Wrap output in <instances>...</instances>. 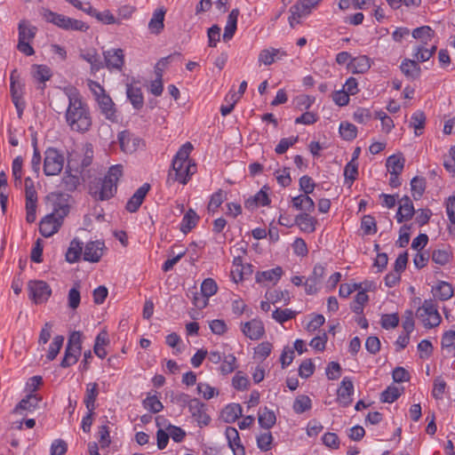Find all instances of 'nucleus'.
<instances>
[{
	"label": "nucleus",
	"instance_id": "nucleus-1",
	"mask_svg": "<svg viewBox=\"0 0 455 455\" xmlns=\"http://www.w3.org/2000/svg\"><path fill=\"white\" fill-rule=\"evenodd\" d=\"M67 107L65 118L69 128L77 132H85L92 126V117L89 108L82 100L79 92H73Z\"/></svg>",
	"mask_w": 455,
	"mask_h": 455
},
{
	"label": "nucleus",
	"instance_id": "nucleus-2",
	"mask_svg": "<svg viewBox=\"0 0 455 455\" xmlns=\"http://www.w3.org/2000/svg\"><path fill=\"white\" fill-rule=\"evenodd\" d=\"M123 174L120 164L109 168L103 180H99L90 186V194L95 200L105 201L114 196L117 189V182Z\"/></svg>",
	"mask_w": 455,
	"mask_h": 455
},
{
	"label": "nucleus",
	"instance_id": "nucleus-3",
	"mask_svg": "<svg viewBox=\"0 0 455 455\" xmlns=\"http://www.w3.org/2000/svg\"><path fill=\"white\" fill-rule=\"evenodd\" d=\"M192 149V144L187 142L177 152L172 160V171L174 174L172 172L169 173L170 178L173 179V180L186 184L189 177L196 172V164H192L188 159Z\"/></svg>",
	"mask_w": 455,
	"mask_h": 455
},
{
	"label": "nucleus",
	"instance_id": "nucleus-4",
	"mask_svg": "<svg viewBox=\"0 0 455 455\" xmlns=\"http://www.w3.org/2000/svg\"><path fill=\"white\" fill-rule=\"evenodd\" d=\"M88 86L98 103L100 113L106 117V119L113 123L116 122L117 117L116 115V110L115 103L111 97L106 93L105 89L98 82L92 80L88 81Z\"/></svg>",
	"mask_w": 455,
	"mask_h": 455
},
{
	"label": "nucleus",
	"instance_id": "nucleus-5",
	"mask_svg": "<svg viewBox=\"0 0 455 455\" xmlns=\"http://www.w3.org/2000/svg\"><path fill=\"white\" fill-rule=\"evenodd\" d=\"M19 39L17 49L26 56H31L35 53L30 43L34 40L37 28L33 26L28 20H21L18 24Z\"/></svg>",
	"mask_w": 455,
	"mask_h": 455
},
{
	"label": "nucleus",
	"instance_id": "nucleus-6",
	"mask_svg": "<svg viewBox=\"0 0 455 455\" xmlns=\"http://www.w3.org/2000/svg\"><path fill=\"white\" fill-rule=\"evenodd\" d=\"M416 315L428 329L438 326L442 320L437 307L432 299H425L422 306L417 309Z\"/></svg>",
	"mask_w": 455,
	"mask_h": 455
},
{
	"label": "nucleus",
	"instance_id": "nucleus-7",
	"mask_svg": "<svg viewBox=\"0 0 455 455\" xmlns=\"http://www.w3.org/2000/svg\"><path fill=\"white\" fill-rule=\"evenodd\" d=\"M66 215L64 208L55 210L53 212L47 214L39 225V231L44 237H50L56 234L62 225L63 219Z\"/></svg>",
	"mask_w": 455,
	"mask_h": 455
},
{
	"label": "nucleus",
	"instance_id": "nucleus-8",
	"mask_svg": "<svg viewBox=\"0 0 455 455\" xmlns=\"http://www.w3.org/2000/svg\"><path fill=\"white\" fill-rule=\"evenodd\" d=\"M64 156L56 148H49L44 152V172L47 176L57 175L63 169Z\"/></svg>",
	"mask_w": 455,
	"mask_h": 455
},
{
	"label": "nucleus",
	"instance_id": "nucleus-9",
	"mask_svg": "<svg viewBox=\"0 0 455 455\" xmlns=\"http://www.w3.org/2000/svg\"><path fill=\"white\" fill-rule=\"evenodd\" d=\"M29 298L36 303L45 302L52 294V289L44 281L31 280L28 283Z\"/></svg>",
	"mask_w": 455,
	"mask_h": 455
},
{
	"label": "nucleus",
	"instance_id": "nucleus-10",
	"mask_svg": "<svg viewBox=\"0 0 455 455\" xmlns=\"http://www.w3.org/2000/svg\"><path fill=\"white\" fill-rule=\"evenodd\" d=\"M10 82V91L12 102L14 103L19 114L21 115L25 107V103L21 100L24 84L21 83L20 75L16 69L12 70L11 73Z\"/></svg>",
	"mask_w": 455,
	"mask_h": 455
},
{
	"label": "nucleus",
	"instance_id": "nucleus-11",
	"mask_svg": "<svg viewBox=\"0 0 455 455\" xmlns=\"http://www.w3.org/2000/svg\"><path fill=\"white\" fill-rule=\"evenodd\" d=\"M188 411L200 427H205L210 423L211 418L206 413V405L199 399L193 398Z\"/></svg>",
	"mask_w": 455,
	"mask_h": 455
},
{
	"label": "nucleus",
	"instance_id": "nucleus-12",
	"mask_svg": "<svg viewBox=\"0 0 455 455\" xmlns=\"http://www.w3.org/2000/svg\"><path fill=\"white\" fill-rule=\"evenodd\" d=\"M104 67L111 69L121 70L124 64V54L122 49H110L103 52Z\"/></svg>",
	"mask_w": 455,
	"mask_h": 455
},
{
	"label": "nucleus",
	"instance_id": "nucleus-13",
	"mask_svg": "<svg viewBox=\"0 0 455 455\" xmlns=\"http://www.w3.org/2000/svg\"><path fill=\"white\" fill-rule=\"evenodd\" d=\"M175 55L180 56V54L179 52H175L173 54H171L165 58H162L156 65L155 68V73H156V79L151 82L150 84V92L154 94L155 96H160L163 92L164 86H163V78H162V69L160 68V65L167 66L170 60L173 58Z\"/></svg>",
	"mask_w": 455,
	"mask_h": 455
},
{
	"label": "nucleus",
	"instance_id": "nucleus-14",
	"mask_svg": "<svg viewBox=\"0 0 455 455\" xmlns=\"http://www.w3.org/2000/svg\"><path fill=\"white\" fill-rule=\"evenodd\" d=\"M117 138L122 151L127 154L135 152L141 142L140 138L134 136L128 131L119 132Z\"/></svg>",
	"mask_w": 455,
	"mask_h": 455
},
{
	"label": "nucleus",
	"instance_id": "nucleus-15",
	"mask_svg": "<svg viewBox=\"0 0 455 455\" xmlns=\"http://www.w3.org/2000/svg\"><path fill=\"white\" fill-rule=\"evenodd\" d=\"M105 245L100 241H92L85 244L84 259L90 262H99L103 255Z\"/></svg>",
	"mask_w": 455,
	"mask_h": 455
},
{
	"label": "nucleus",
	"instance_id": "nucleus-16",
	"mask_svg": "<svg viewBox=\"0 0 455 455\" xmlns=\"http://www.w3.org/2000/svg\"><path fill=\"white\" fill-rule=\"evenodd\" d=\"M243 333L252 340L259 339L265 333L263 323L259 319H252L242 326Z\"/></svg>",
	"mask_w": 455,
	"mask_h": 455
},
{
	"label": "nucleus",
	"instance_id": "nucleus-17",
	"mask_svg": "<svg viewBox=\"0 0 455 455\" xmlns=\"http://www.w3.org/2000/svg\"><path fill=\"white\" fill-rule=\"evenodd\" d=\"M149 189L150 185L148 183H144L141 187H140L132 195V196L128 200L125 209L129 212H136L143 203V200L145 199Z\"/></svg>",
	"mask_w": 455,
	"mask_h": 455
},
{
	"label": "nucleus",
	"instance_id": "nucleus-18",
	"mask_svg": "<svg viewBox=\"0 0 455 455\" xmlns=\"http://www.w3.org/2000/svg\"><path fill=\"white\" fill-rule=\"evenodd\" d=\"M354 393V385L352 380L345 377L342 381L339 388L337 391L338 402L343 406L347 407L351 403V395Z\"/></svg>",
	"mask_w": 455,
	"mask_h": 455
},
{
	"label": "nucleus",
	"instance_id": "nucleus-19",
	"mask_svg": "<svg viewBox=\"0 0 455 455\" xmlns=\"http://www.w3.org/2000/svg\"><path fill=\"white\" fill-rule=\"evenodd\" d=\"M415 213L414 206L408 196H404L399 201V208L396 212V220L402 223L405 220H411Z\"/></svg>",
	"mask_w": 455,
	"mask_h": 455
},
{
	"label": "nucleus",
	"instance_id": "nucleus-20",
	"mask_svg": "<svg viewBox=\"0 0 455 455\" xmlns=\"http://www.w3.org/2000/svg\"><path fill=\"white\" fill-rule=\"evenodd\" d=\"M228 446L233 451L234 455H244V447L241 443L238 431L232 427H228L225 431Z\"/></svg>",
	"mask_w": 455,
	"mask_h": 455
},
{
	"label": "nucleus",
	"instance_id": "nucleus-21",
	"mask_svg": "<svg viewBox=\"0 0 455 455\" xmlns=\"http://www.w3.org/2000/svg\"><path fill=\"white\" fill-rule=\"evenodd\" d=\"M73 92H78L76 89H67L65 90V92L62 93H57L53 96L52 100H51V107L53 110H55L58 113L63 112L65 109H67V104L69 105V99L70 95L73 94Z\"/></svg>",
	"mask_w": 455,
	"mask_h": 455
},
{
	"label": "nucleus",
	"instance_id": "nucleus-22",
	"mask_svg": "<svg viewBox=\"0 0 455 455\" xmlns=\"http://www.w3.org/2000/svg\"><path fill=\"white\" fill-rule=\"evenodd\" d=\"M42 400V397L36 394H29L25 398H23L14 408V413H22V411H32L38 407L39 402Z\"/></svg>",
	"mask_w": 455,
	"mask_h": 455
},
{
	"label": "nucleus",
	"instance_id": "nucleus-23",
	"mask_svg": "<svg viewBox=\"0 0 455 455\" xmlns=\"http://www.w3.org/2000/svg\"><path fill=\"white\" fill-rule=\"evenodd\" d=\"M402 73L409 79L415 80L419 77L421 68L415 60L404 59L400 66Z\"/></svg>",
	"mask_w": 455,
	"mask_h": 455
},
{
	"label": "nucleus",
	"instance_id": "nucleus-24",
	"mask_svg": "<svg viewBox=\"0 0 455 455\" xmlns=\"http://www.w3.org/2000/svg\"><path fill=\"white\" fill-rule=\"evenodd\" d=\"M266 187H263L256 195L251 196L244 202V207L249 210H254L259 205H268L270 200L265 190Z\"/></svg>",
	"mask_w": 455,
	"mask_h": 455
},
{
	"label": "nucleus",
	"instance_id": "nucleus-25",
	"mask_svg": "<svg viewBox=\"0 0 455 455\" xmlns=\"http://www.w3.org/2000/svg\"><path fill=\"white\" fill-rule=\"evenodd\" d=\"M126 95L134 108L140 109L143 107L144 98L140 87L128 84L126 85Z\"/></svg>",
	"mask_w": 455,
	"mask_h": 455
},
{
	"label": "nucleus",
	"instance_id": "nucleus-26",
	"mask_svg": "<svg viewBox=\"0 0 455 455\" xmlns=\"http://www.w3.org/2000/svg\"><path fill=\"white\" fill-rule=\"evenodd\" d=\"M239 13H240V12L236 8V9H233L230 12V13L228 14V20H227V24H226V27L224 29V34H223L224 41H228L234 36L236 28H237V19H238Z\"/></svg>",
	"mask_w": 455,
	"mask_h": 455
},
{
	"label": "nucleus",
	"instance_id": "nucleus-27",
	"mask_svg": "<svg viewBox=\"0 0 455 455\" xmlns=\"http://www.w3.org/2000/svg\"><path fill=\"white\" fill-rule=\"evenodd\" d=\"M283 274V271L281 267H276L269 270L258 272L256 274V282L259 283H262L265 282H273L274 283H275L281 278Z\"/></svg>",
	"mask_w": 455,
	"mask_h": 455
},
{
	"label": "nucleus",
	"instance_id": "nucleus-28",
	"mask_svg": "<svg viewBox=\"0 0 455 455\" xmlns=\"http://www.w3.org/2000/svg\"><path fill=\"white\" fill-rule=\"evenodd\" d=\"M295 225L307 233H312L315 229L317 220L315 218L309 215V213H300L295 217Z\"/></svg>",
	"mask_w": 455,
	"mask_h": 455
},
{
	"label": "nucleus",
	"instance_id": "nucleus-29",
	"mask_svg": "<svg viewBox=\"0 0 455 455\" xmlns=\"http://www.w3.org/2000/svg\"><path fill=\"white\" fill-rule=\"evenodd\" d=\"M165 11L163 8L157 9L153 13V16L148 23V29L152 34L158 35L164 28Z\"/></svg>",
	"mask_w": 455,
	"mask_h": 455
},
{
	"label": "nucleus",
	"instance_id": "nucleus-30",
	"mask_svg": "<svg viewBox=\"0 0 455 455\" xmlns=\"http://www.w3.org/2000/svg\"><path fill=\"white\" fill-rule=\"evenodd\" d=\"M242 407L238 403L227 405L221 411V418L225 422L232 423L242 416Z\"/></svg>",
	"mask_w": 455,
	"mask_h": 455
},
{
	"label": "nucleus",
	"instance_id": "nucleus-31",
	"mask_svg": "<svg viewBox=\"0 0 455 455\" xmlns=\"http://www.w3.org/2000/svg\"><path fill=\"white\" fill-rule=\"evenodd\" d=\"M83 252V243L77 238H74L66 252V260L69 263H75L79 260Z\"/></svg>",
	"mask_w": 455,
	"mask_h": 455
},
{
	"label": "nucleus",
	"instance_id": "nucleus-32",
	"mask_svg": "<svg viewBox=\"0 0 455 455\" xmlns=\"http://www.w3.org/2000/svg\"><path fill=\"white\" fill-rule=\"evenodd\" d=\"M348 67L353 73L363 74L371 68V61L367 56L362 55L352 59Z\"/></svg>",
	"mask_w": 455,
	"mask_h": 455
},
{
	"label": "nucleus",
	"instance_id": "nucleus-33",
	"mask_svg": "<svg viewBox=\"0 0 455 455\" xmlns=\"http://www.w3.org/2000/svg\"><path fill=\"white\" fill-rule=\"evenodd\" d=\"M81 58L91 64L92 72L95 73L104 68V63L95 49L81 53Z\"/></svg>",
	"mask_w": 455,
	"mask_h": 455
},
{
	"label": "nucleus",
	"instance_id": "nucleus-34",
	"mask_svg": "<svg viewBox=\"0 0 455 455\" xmlns=\"http://www.w3.org/2000/svg\"><path fill=\"white\" fill-rule=\"evenodd\" d=\"M258 420L261 427L269 429L275 424L276 418L273 411L265 407L264 409H259Z\"/></svg>",
	"mask_w": 455,
	"mask_h": 455
},
{
	"label": "nucleus",
	"instance_id": "nucleus-35",
	"mask_svg": "<svg viewBox=\"0 0 455 455\" xmlns=\"http://www.w3.org/2000/svg\"><path fill=\"white\" fill-rule=\"evenodd\" d=\"M109 343L108 334L107 331H101L95 339V344L93 347L94 354L100 358H104L107 355V352L104 348Z\"/></svg>",
	"mask_w": 455,
	"mask_h": 455
},
{
	"label": "nucleus",
	"instance_id": "nucleus-36",
	"mask_svg": "<svg viewBox=\"0 0 455 455\" xmlns=\"http://www.w3.org/2000/svg\"><path fill=\"white\" fill-rule=\"evenodd\" d=\"M41 14L47 22H51L62 29H65L67 27L66 20L68 17L65 15L53 12L47 9H43Z\"/></svg>",
	"mask_w": 455,
	"mask_h": 455
},
{
	"label": "nucleus",
	"instance_id": "nucleus-37",
	"mask_svg": "<svg viewBox=\"0 0 455 455\" xmlns=\"http://www.w3.org/2000/svg\"><path fill=\"white\" fill-rule=\"evenodd\" d=\"M433 292L440 300H447L453 295V287L447 282L440 281L433 289Z\"/></svg>",
	"mask_w": 455,
	"mask_h": 455
},
{
	"label": "nucleus",
	"instance_id": "nucleus-38",
	"mask_svg": "<svg viewBox=\"0 0 455 455\" xmlns=\"http://www.w3.org/2000/svg\"><path fill=\"white\" fill-rule=\"evenodd\" d=\"M99 395L98 390V384L93 383H88L86 386V393L84 397V404L88 411H94L95 405L94 403L96 401V398Z\"/></svg>",
	"mask_w": 455,
	"mask_h": 455
},
{
	"label": "nucleus",
	"instance_id": "nucleus-39",
	"mask_svg": "<svg viewBox=\"0 0 455 455\" xmlns=\"http://www.w3.org/2000/svg\"><path fill=\"white\" fill-rule=\"evenodd\" d=\"M81 355V352L77 350V347L73 348L66 346L64 356L60 362V367L68 368L74 364H76L78 361V358Z\"/></svg>",
	"mask_w": 455,
	"mask_h": 455
},
{
	"label": "nucleus",
	"instance_id": "nucleus-40",
	"mask_svg": "<svg viewBox=\"0 0 455 455\" xmlns=\"http://www.w3.org/2000/svg\"><path fill=\"white\" fill-rule=\"evenodd\" d=\"M280 54L282 56H286V52L281 51L280 49H264L259 54V62L263 63L264 65H271L275 61V58Z\"/></svg>",
	"mask_w": 455,
	"mask_h": 455
},
{
	"label": "nucleus",
	"instance_id": "nucleus-41",
	"mask_svg": "<svg viewBox=\"0 0 455 455\" xmlns=\"http://www.w3.org/2000/svg\"><path fill=\"white\" fill-rule=\"evenodd\" d=\"M198 220L199 216L196 214V212L194 210L189 209L182 219L180 230L184 234L188 233L193 228L196 226Z\"/></svg>",
	"mask_w": 455,
	"mask_h": 455
},
{
	"label": "nucleus",
	"instance_id": "nucleus-42",
	"mask_svg": "<svg viewBox=\"0 0 455 455\" xmlns=\"http://www.w3.org/2000/svg\"><path fill=\"white\" fill-rule=\"evenodd\" d=\"M31 74L36 81L43 84L48 81L52 76L50 68L45 65H33Z\"/></svg>",
	"mask_w": 455,
	"mask_h": 455
},
{
	"label": "nucleus",
	"instance_id": "nucleus-43",
	"mask_svg": "<svg viewBox=\"0 0 455 455\" xmlns=\"http://www.w3.org/2000/svg\"><path fill=\"white\" fill-rule=\"evenodd\" d=\"M322 0H299L293 4V9H296L303 17L311 13L312 10Z\"/></svg>",
	"mask_w": 455,
	"mask_h": 455
},
{
	"label": "nucleus",
	"instance_id": "nucleus-44",
	"mask_svg": "<svg viewBox=\"0 0 455 455\" xmlns=\"http://www.w3.org/2000/svg\"><path fill=\"white\" fill-rule=\"evenodd\" d=\"M404 166V158L397 156H391L387 160V168L390 174H400Z\"/></svg>",
	"mask_w": 455,
	"mask_h": 455
},
{
	"label": "nucleus",
	"instance_id": "nucleus-45",
	"mask_svg": "<svg viewBox=\"0 0 455 455\" xmlns=\"http://www.w3.org/2000/svg\"><path fill=\"white\" fill-rule=\"evenodd\" d=\"M426 116L423 111L418 110L414 112L411 117L410 126L415 130V134L418 136L422 133L425 127Z\"/></svg>",
	"mask_w": 455,
	"mask_h": 455
},
{
	"label": "nucleus",
	"instance_id": "nucleus-46",
	"mask_svg": "<svg viewBox=\"0 0 455 455\" xmlns=\"http://www.w3.org/2000/svg\"><path fill=\"white\" fill-rule=\"evenodd\" d=\"M411 188L412 196L415 200H419L424 194L426 189V180L422 177L416 176L411 180Z\"/></svg>",
	"mask_w": 455,
	"mask_h": 455
},
{
	"label": "nucleus",
	"instance_id": "nucleus-47",
	"mask_svg": "<svg viewBox=\"0 0 455 455\" xmlns=\"http://www.w3.org/2000/svg\"><path fill=\"white\" fill-rule=\"evenodd\" d=\"M63 343H64V336L56 335L53 338L52 342L51 343L48 352L46 354V358L49 361H53L56 358V356L58 355V354L60 353V351L63 346Z\"/></svg>",
	"mask_w": 455,
	"mask_h": 455
},
{
	"label": "nucleus",
	"instance_id": "nucleus-48",
	"mask_svg": "<svg viewBox=\"0 0 455 455\" xmlns=\"http://www.w3.org/2000/svg\"><path fill=\"white\" fill-rule=\"evenodd\" d=\"M61 183L65 190L71 192L76 189L80 183V179L77 175L72 174L70 172L66 170Z\"/></svg>",
	"mask_w": 455,
	"mask_h": 455
},
{
	"label": "nucleus",
	"instance_id": "nucleus-49",
	"mask_svg": "<svg viewBox=\"0 0 455 455\" xmlns=\"http://www.w3.org/2000/svg\"><path fill=\"white\" fill-rule=\"evenodd\" d=\"M25 196L26 204H36L37 194L34 187V181L29 177L25 179Z\"/></svg>",
	"mask_w": 455,
	"mask_h": 455
},
{
	"label": "nucleus",
	"instance_id": "nucleus-50",
	"mask_svg": "<svg viewBox=\"0 0 455 455\" xmlns=\"http://www.w3.org/2000/svg\"><path fill=\"white\" fill-rule=\"evenodd\" d=\"M412 36L420 39L425 44L434 36V30L428 26H422L412 31Z\"/></svg>",
	"mask_w": 455,
	"mask_h": 455
},
{
	"label": "nucleus",
	"instance_id": "nucleus-51",
	"mask_svg": "<svg viewBox=\"0 0 455 455\" xmlns=\"http://www.w3.org/2000/svg\"><path fill=\"white\" fill-rule=\"evenodd\" d=\"M227 199V194L222 189H219L217 192H215L210 199L209 204H208V211L214 212L217 211V209L221 205V204Z\"/></svg>",
	"mask_w": 455,
	"mask_h": 455
},
{
	"label": "nucleus",
	"instance_id": "nucleus-52",
	"mask_svg": "<svg viewBox=\"0 0 455 455\" xmlns=\"http://www.w3.org/2000/svg\"><path fill=\"white\" fill-rule=\"evenodd\" d=\"M218 291V285L212 278H206L201 284L202 296L207 300L210 297L214 295Z\"/></svg>",
	"mask_w": 455,
	"mask_h": 455
},
{
	"label": "nucleus",
	"instance_id": "nucleus-53",
	"mask_svg": "<svg viewBox=\"0 0 455 455\" xmlns=\"http://www.w3.org/2000/svg\"><path fill=\"white\" fill-rule=\"evenodd\" d=\"M339 133L344 140H352L356 137L357 129L353 124L345 122L339 125Z\"/></svg>",
	"mask_w": 455,
	"mask_h": 455
},
{
	"label": "nucleus",
	"instance_id": "nucleus-54",
	"mask_svg": "<svg viewBox=\"0 0 455 455\" xmlns=\"http://www.w3.org/2000/svg\"><path fill=\"white\" fill-rule=\"evenodd\" d=\"M296 413H303L311 408V400L307 395H299L292 406Z\"/></svg>",
	"mask_w": 455,
	"mask_h": 455
},
{
	"label": "nucleus",
	"instance_id": "nucleus-55",
	"mask_svg": "<svg viewBox=\"0 0 455 455\" xmlns=\"http://www.w3.org/2000/svg\"><path fill=\"white\" fill-rule=\"evenodd\" d=\"M296 316V312L292 311L290 308L281 309L276 308L273 314L272 317L278 323H283L284 322L291 320Z\"/></svg>",
	"mask_w": 455,
	"mask_h": 455
},
{
	"label": "nucleus",
	"instance_id": "nucleus-56",
	"mask_svg": "<svg viewBox=\"0 0 455 455\" xmlns=\"http://www.w3.org/2000/svg\"><path fill=\"white\" fill-rule=\"evenodd\" d=\"M401 395V392L397 387L389 386L385 389L380 395V400L383 403H391L395 402Z\"/></svg>",
	"mask_w": 455,
	"mask_h": 455
},
{
	"label": "nucleus",
	"instance_id": "nucleus-57",
	"mask_svg": "<svg viewBox=\"0 0 455 455\" xmlns=\"http://www.w3.org/2000/svg\"><path fill=\"white\" fill-rule=\"evenodd\" d=\"M358 174V164L356 162L350 161L348 162L344 169V176L346 181L349 180V186L353 184V182L356 180Z\"/></svg>",
	"mask_w": 455,
	"mask_h": 455
},
{
	"label": "nucleus",
	"instance_id": "nucleus-58",
	"mask_svg": "<svg viewBox=\"0 0 455 455\" xmlns=\"http://www.w3.org/2000/svg\"><path fill=\"white\" fill-rule=\"evenodd\" d=\"M361 228L365 235L375 234L377 232L376 221L371 215L363 217Z\"/></svg>",
	"mask_w": 455,
	"mask_h": 455
},
{
	"label": "nucleus",
	"instance_id": "nucleus-59",
	"mask_svg": "<svg viewBox=\"0 0 455 455\" xmlns=\"http://www.w3.org/2000/svg\"><path fill=\"white\" fill-rule=\"evenodd\" d=\"M236 358L234 355L229 354L226 355L220 365V371L222 374L227 375L234 371L235 369Z\"/></svg>",
	"mask_w": 455,
	"mask_h": 455
},
{
	"label": "nucleus",
	"instance_id": "nucleus-60",
	"mask_svg": "<svg viewBox=\"0 0 455 455\" xmlns=\"http://www.w3.org/2000/svg\"><path fill=\"white\" fill-rule=\"evenodd\" d=\"M432 260L438 265L443 266L451 259V253L446 250H435L431 255Z\"/></svg>",
	"mask_w": 455,
	"mask_h": 455
},
{
	"label": "nucleus",
	"instance_id": "nucleus-61",
	"mask_svg": "<svg viewBox=\"0 0 455 455\" xmlns=\"http://www.w3.org/2000/svg\"><path fill=\"white\" fill-rule=\"evenodd\" d=\"M143 405L146 409L151 411L154 413L159 412L163 410V403L157 399L156 395L148 396L143 401Z\"/></svg>",
	"mask_w": 455,
	"mask_h": 455
},
{
	"label": "nucleus",
	"instance_id": "nucleus-62",
	"mask_svg": "<svg viewBox=\"0 0 455 455\" xmlns=\"http://www.w3.org/2000/svg\"><path fill=\"white\" fill-rule=\"evenodd\" d=\"M299 140V137H290L282 139L275 148V151L278 155L284 154L288 148L293 146Z\"/></svg>",
	"mask_w": 455,
	"mask_h": 455
},
{
	"label": "nucleus",
	"instance_id": "nucleus-63",
	"mask_svg": "<svg viewBox=\"0 0 455 455\" xmlns=\"http://www.w3.org/2000/svg\"><path fill=\"white\" fill-rule=\"evenodd\" d=\"M272 442L273 436L270 432L263 433L257 437L258 447L264 451H269L271 449Z\"/></svg>",
	"mask_w": 455,
	"mask_h": 455
},
{
	"label": "nucleus",
	"instance_id": "nucleus-64",
	"mask_svg": "<svg viewBox=\"0 0 455 455\" xmlns=\"http://www.w3.org/2000/svg\"><path fill=\"white\" fill-rule=\"evenodd\" d=\"M67 450V443L62 439H56L51 445V455H64Z\"/></svg>",
	"mask_w": 455,
	"mask_h": 455
}]
</instances>
